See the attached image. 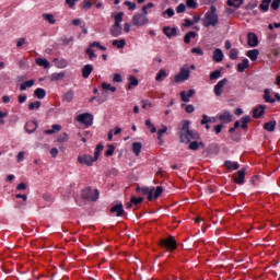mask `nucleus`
Masks as SVG:
<instances>
[{"label": "nucleus", "instance_id": "obj_19", "mask_svg": "<svg viewBox=\"0 0 280 280\" xmlns=\"http://www.w3.org/2000/svg\"><path fill=\"white\" fill-rule=\"evenodd\" d=\"M224 165L226 167V170H229L230 172H235V170H240V164L237 162H233V161H225Z\"/></svg>", "mask_w": 280, "mask_h": 280}, {"label": "nucleus", "instance_id": "obj_53", "mask_svg": "<svg viewBox=\"0 0 280 280\" xmlns=\"http://www.w3.org/2000/svg\"><path fill=\"white\" fill-rule=\"evenodd\" d=\"M145 126H147L148 128H150V131L152 132V135H154V132H156V127H154V125L152 124V121L145 120Z\"/></svg>", "mask_w": 280, "mask_h": 280}, {"label": "nucleus", "instance_id": "obj_54", "mask_svg": "<svg viewBox=\"0 0 280 280\" xmlns=\"http://www.w3.org/2000/svg\"><path fill=\"white\" fill-rule=\"evenodd\" d=\"M82 7L84 10H91V8L93 7V3L91 2V0H84L82 2Z\"/></svg>", "mask_w": 280, "mask_h": 280}, {"label": "nucleus", "instance_id": "obj_25", "mask_svg": "<svg viewBox=\"0 0 280 280\" xmlns=\"http://www.w3.org/2000/svg\"><path fill=\"white\" fill-rule=\"evenodd\" d=\"M246 57L249 58L250 60H253V62H255V60H257V58H259V50H257V49L248 50L246 52Z\"/></svg>", "mask_w": 280, "mask_h": 280}, {"label": "nucleus", "instance_id": "obj_62", "mask_svg": "<svg viewBox=\"0 0 280 280\" xmlns=\"http://www.w3.org/2000/svg\"><path fill=\"white\" fill-rule=\"evenodd\" d=\"M180 98H182V102H189V96L185 91L180 92Z\"/></svg>", "mask_w": 280, "mask_h": 280}, {"label": "nucleus", "instance_id": "obj_44", "mask_svg": "<svg viewBox=\"0 0 280 280\" xmlns=\"http://www.w3.org/2000/svg\"><path fill=\"white\" fill-rule=\"evenodd\" d=\"M250 122V117L248 116H244L242 119H241V128L243 129H246L248 128V124Z\"/></svg>", "mask_w": 280, "mask_h": 280}, {"label": "nucleus", "instance_id": "obj_37", "mask_svg": "<svg viewBox=\"0 0 280 280\" xmlns=\"http://www.w3.org/2000/svg\"><path fill=\"white\" fill-rule=\"evenodd\" d=\"M133 86H139V80L135 75L129 78L128 90L130 91Z\"/></svg>", "mask_w": 280, "mask_h": 280}, {"label": "nucleus", "instance_id": "obj_22", "mask_svg": "<svg viewBox=\"0 0 280 280\" xmlns=\"http://www.w3.org/2000/svg\"><path fill=\"white\" fill-rule=\"evenodd\" d=\"M265 113H266V106L259 105L254 109L255 119H259V117H261V115H264Z\"/></svg>", "mask_w": 280, "mask_h": 280}, {"label": "nucleus", "instance_id": "obj_43", "mask_svg": "<svg viewBox=\"0 0 280 280\" xmlns=\"http://www.w3.org/2000/svg\"><path fill=\"white\" fill-rule=\"evenodd\" d=\"M222 77V70H214L210 73V80H219Z\"/></svg>", "mask_w": 280, "mask_h": 280}, {"label": "nucleus", "instance_id": "obj_33", "mask_svg": "<svg viewBox=\"0 0 280 280\" xmlns=\"http://www.w3.org/2000/svg\"><path fill=\"white\" fill-rule=\"evenodd\" d=\"M197 34L194 31L188 32L185 36H184V43L186 45H189V43H191V38H196Z\"/></svg>", "mask_w": 280, "mask_h": 280}, {"label": "nucleus", "instance_id": "obj_31", "mask_svg": "<svg viewBox=\"0 0 280 280\" xmlns=\"http://www.w3.org/2000/svg\"><path fill=\"white\" fill-rule=\"evenodd\" d=\"M165 78H167V72L165 71V69H161V70H159V72L155 77V81L163 82V80H165Z\"/></svg>", "mask_w": 280, "mask_h": 280}, {"label": "nucleus", "instance_id": "obj_8", "mask_svg": "<svg viewBox=\"0 0 280 280\" xmlns=\"http://www.w3.org/2000/svg\"><path fill=\"white\" fill-rule=\"evenodd\" d=\"M77 120L80 121V124H84L85 126H92L93 125V115L90 113L80 114L77 117Z\"/></svg>", "mask_w": 280, "mask_h": 280}, {"label": "nucleus", "instance_id": "obj_29", "mask_svg": "<svg viewBox=\"0 0 280 280\" xmlns=\"http://www.w3.org/2000/svg\"><path fill=\"white\" fill-rule=\"evenodd\" d=\"M112 45L113 47H117V49H124L126 47V39H114Z\"/></svg>", "mask_w": 280, "mask_h": 280}, {"label": "nucleus", "instance_id": "obj_3", "mask_svg": "<svg viewBox=\"0 0 280 280\" xmlns=\"http://www.w3.org/2000/svg\"><path fill=\"white\" fill-rule=\"evenodd\" d=\"M100 198V190L97 189H91V188H85L82 191V199L88 200L89 202H95V200H98Z\"/></svg>", "mask_w": 280, "mask_h": 280}, {"label": "nucleus", "instance_id": "obj_14", "mask_svg": "<svg viewBox=\"0 0 280 280\" xmlns=\"http://www.w3.org/2000/svg\"><path fill=\"white\" fill-rule=\"evenodd\" d=\"M212 60L214 62H222L224 60V52H222V49L215 48L212 55Z\"/></svg>", "mask_w": 280, "mask_h": 280}, {"label": "nucleus", "instance_id": "obj_46", "mask_svg": "<svg viewBox=\"0 0 280 280\" xmlns=\"http://www.w3.org/2000/svg\"><path fill=\"white\" fill-rule=\"evenodd\" d=\"M167 132V126L162 125L161 129L158 130V140L161 141V137Z\"/></svg>", "mask_w": 280, "mask_h": 280}, {"label": "nucleus", "instance_id": "obj_17", "mask_svg": "<svg viewBox=\"0 0 280 280\" xmlns=\"http://www.w3.org/2000/svg\"><path fill=\"white\" fill-rule=\"evenodd\" d=\"M220 121H223V124H231L233 121V115H231L230 112H224L219 116Z\"/></svg>", "mask_w": 280, "mask_h": 280}, {"label": "nucleus", "instance_id": "obj_63", "mask_svg": "<svg viewBox=\"0 0 280 280\" xmlns=\"http://www.w3.org/2000/svg\"><path fill=\"white\" fill-rule=\"evenodd\" d=\"M280 0H273L271 3L272 10H279Z\"/></svg>", "mask_w": 280, "mask_h": 280}, {"label": "nucleus", "instance_id": "obj_40", "mask_svg": "<svg viewBox=\"0 0 280 280\" xmlns=\"http://www.w3.org/2000/svg\"><path fill=\"white\" fill-rule=\"evenodd\" d=\"M271 2L272 0H262V2L259 5L260 10H262V12H268V8H270Z\"/></svg>", "mask_w": 280, "mask_h": 280}, {"label": "nucleus", "instance_id": "obj_55", "mask_svg": "<svg viewBox=\"0 0 280 280\" xmlns=\"http://www.w3.org/2000/svg\"><path fill=\"white\" fill-rule=\"evenodd\" d=\"M85 54L89 55L90 60H93V58H97V55H95V52H93V48H91V47L85 50Z\"/></svg>", "mask_w": 280, "mask_h": 280}, {"label": "nucleus", "instance_id": "obj_32", "mask_svg": "<svg viewBox=\"0 0 280 280\" xmlns=\"http://www.w3.org/2000/svg\"><path fill=\"white\" fill-rule=\"evenodd\" d=\"M44 21H47L50 23V25H56V19L54 18V14L51 13H44L42 14Z\"/></svg>", "mask_w": 280, "mask_h": 280}, {"label": "nucleus", "instance_id": "obj_4", "mask_svg": "<svg viewBox=\"0 0 280 280\" xmlns=\"http://www.w3.org/2000/svg\"><path fill=\"white\" fill-rule=\"evenodd\" d=\"M190 75L191 71L189 70V67L184 66L183 68H180L179 73L175 75V83L180 84V82H187Z\"/></svg>", "mask_w": 280, "mask_h": 280}, {"label": "nucleus", "instance_id": "obj_42", "mask_svg": "<svg viewBox=\"0 0 280 280\" xmlns=\"http://www.w3.org/2000/svg\"><path fill=\"white\" fill-rule=\"evenodd\" d=\"M103 150H104V145L102 144L96 145V151L94 152V156H93L94 162L97 161V159H100V154Z\"/></svg>", "mask_w": 280, "mask_h": 280}, {"label": "nucleus", "instance_id": "obj_10", "mask_svg": "<svg viewBox=\"0 0 280 280\" xmlns=\"http://www.w3.org/2000/svg\"><path fill=\"white\" fill-rule=\"evenodd\" d=\"M137 191L143 194V196H148V200L154 199V188L150 189L149 187H137Z\"/></svg>", "mask_w": 280, "mask_h": 280}, {"label": "nucleus", "instance_id": "obj_47", "mask_svg": "<svg viewBox=\"0 0 280 280\" xmlns=\"http://www.w3.org/2000/svg\"><path fill=\"white\" fill-rule=\"evenodd\" d=\"M238 55H240V50H237V48H233L230 50L231 60H237Z\"/></svg>", "mask_w": 280, "mask_h": 280}, {"label": "nucleus", "instance_id": "obj_1", "mask_svg": "<svg viewBox=\"0 0 280 280\" xmlns=\"http://www.w3.org/2000/svg\"><path fill=\"white\" fill-rule=\"evenodd\" d=\"M218 9L215 5H211L210 10L205 14L202 20L205 27H215L220 23V18H218Z\"/></svg>", "mask_w": 280, "mask_h": 280}, {"label": "nucleus", "instance_id": "obj_45", "mask_svg": "<svg viewBox=\"0 0 280 280\" xmlns=\"http://www.w3.org/2000/svg\"><path fill=\"white\" fill-rule=\"evenodd\" d=\"M102 90L103 91H112V93H115V91H117V88L104 82V83H102Z\"/></svg>", "mask_w": 280, "mask_h": 280}, {"label": "nucleus", "instance_id": "obj_49", "mask_svg": "<svg viewBox=\"0 0 280 280\" xmlns=\"http://www.w3.org/2000/svg\"><path fill=\"white\" fill-rule=\"evenodd\" d=\"M57 141H58V143H65V142L69 141V135L61 133L60 136H58Z\"/></svg>", "mask_w": 280, "mask_h": 280}, {"label": "nucleus", "instance_id": "obj_39", "mask_svg": "<svg viewBox=\"0 0 280 280\" xmlns=\"http://www.w3.org/2000/svg\"><path fill=\"white\" fill-rule=\"evenodd\" d=\"M34 84V80L26 81L20 85V91H27V89H32Z\"/></svg>", "mask_w": 280, "mask_h": 280}, {"label": "nucleus", "instance_id": "obj_38", "mask_svg": "<svg viewBox=\"0 0 280 280\" xmlns=\"http://www.w3.org/2000/svg\"><path fill=\"white\" fill-rule=\"evenodd\" d=\"M141 148H142L141 142H133L132 143V150H133L136 156H139V154H141Z\"/></svg>", "mask_w": 280, "mask_h": 280}, {"label": "nucleus", "instance_id": "obj_27", "mask_svg": "<svg viewBox=\"0 0 280 280\" xmlns=\"http://www.w3.org/2000/svg\"><path fill=\"white\" fill-rule=\"evenodd\" d=\"M228 5H230V8H242V5H244V0H228Z\"/></svg>", "mask_w": 280, "mask_h": 280}, {"label": "nucleus", "instance_id": "obj_57", "mask_svg": "<svg viewBox=\"0 0 280 280\" xmlns=\"http://www.w3.org/2000/svg\"><path fill=\"white\" fill-rule=\"evenodd\" d=\"M105 154L106 156H113V154H115V147L113 144H109Z\"/></svg>", "mask_w": 280, "mask_h": 280}, {"label": "nucleus", "instance_id": "obj_34", "mask_svg": "<svg viewBox=\"0 0 280 280\" xmlns=\"http://www.w3.org/2000/svg\"><path fill=\"white\" fill-rule=\"evenodd\" d=\"M115 23L114 25L121 27V22L124 21V12H118L115 16Z\"/></svg>", "mask_w": 280, "mask_h": 280}, {"label": "nucleus", "instance_id": "obj_26", "mask_svg": "<svg viewBox=\"0 0 280 280\" xmlns=\"http://www.w3.org/2000/svg\"><path fill=\"white\" fill-rule=\"evenodd\" d=\"M34 95L35 97H37V100H45L47 92L45 91V89L38 88L34 91Z\"/></svg>", "mask_w": 280, "mask_h": 280}, {"label": "nucleus", "instance_id": "obj_20", "mask_svg": "<svg viewBox=\"0 0 280 280\" xmlns=\"http://www.w3.org/2000/svg\"><path fill=\"white\" fill-rule=\"evenodd\" d=\"M73 97H75V92L73 90H69L63 94L62 101L70 104V102H73Z\"/></svg>", "mask_w": 280, "mask_h": 280}, {"label": "nucleus", "instance_id": "obj_7", "mask_svg": "<svg viewBox=\"0 0 280 280\" xmlns=\"http://www.w3.org/2000/svg\"><path fill=\"white\" fill-rule=\"evenodd\" d=\"M77 161L80 163V165H88V167H91V165L95 163V160L90 154L79 155Z\"/></svg>", "mask_w": 280, "mask_h": 280}, {"label": "nucleus", "instance_id": "obj_61", "mask_svg": "<svg viewBox=\"0 0 280 280\" xmlns=\"http://www.w3.org/2000/svg\"><path fill=\"white\" fill-rule=\"evenodd\" d=\"M141 104H142V108L144 110H147L148 108H152V103H150L148 101H142Z\"/></svg>", "mask_w": 280, "mask_h": 280}, {"label": "nucleus", "instance_id": "obj_59", "mask_svg": "<svg viewBox=\"0 0 280 280\" xmlns=\"http://www.w3.org/2000/svg\"><path fill=\"white\" fill-rule=\"evenodd\" d=\"M79 0H66V4L73 10L75 8V3H78Z\"/></svg>", "mask_w": 280, "mask_h": 280}, {"label": "nucleus", "instance_id": "obj_56", "mask_svg": "<svg viewBox=\"0 0 280 280\" xmlns=\"http://www.w3.org/2000/svg\"><path fill=\"white\" fill-rule=\"evenodd\" d=\"M191 54H197V56H205V51L200 47L192 48Z\"/></svg>", "mask_w": 280, "mask_h": 280}, {"label": "nucleus", "instance_id": "obj_16", "mask_svg": "<svg viewBox=\"0 0 280 280\" xmlns=\"http://www.w3.org/2000/svg\"><path fill=\"white\" fill-rule=\"evenodd\" d=\"M110 213H116V215L119 218L124 215V205L118 203L110 208Z\"/></svg>", "mask_w": 280, "mask_h": 280}, {"label": "nucleus", "instance_id": "obj_51", "mask_svg": "<svg viewBox=\"0 0 280 280\" xmlns=\"http://www.w3.org/2000/svg\"><path fill=\"white\" fill-rule=\"evenodd\" d=\"M125 5H127L128 10L133 11L137 10V3L131 1H125Z\"/></svg>", "mask_w": 280, "mask_h": 280}, {"label": "nucleus", "instance_id": "obj_13", "mask_svg": "<svg viewBox=\"0 0 280 280\" xmlns=\"http://www.w3.org/2000/svg\"><path fill=\"white\" fill-rule=\"evenodd\" d=\"M36 128H38V121L36 120L27 121L25 125V130L28 135L36 132Z\"/></svg>", "mask_w": 280, "mask_h": 280}, {"label": "nucleus", "instance_id": "obj_18", "mask_svg": "<svg viewBox=\"0 0 280 280\" xmlns=\"http://www.w3.org/2000/svg\"><path fill=\"white\" fill-rule=\"evenodd\" d=\"M110 35L114 36V38H117L119 36H121V33H122V28L121 26H117V25H112L110 30Z\"/></svg>", "mask_w": 280, "mask_h": 280}, {"label": "nucleus", "instance_id": "obj_21", "mask_svg": "<svg viewBox=\"0 0 280 280\" xmlns=\"http://www.w3.org/2000/svg\"><path fill=\"white\" fill-rule=\"evenodd\" d=\"M163 32L165 34V36H167V38H172V36H176L178 34V32L176 31V27H170V26H165L163 28Z\"/></svg>", "mask_w": 280, "mask_h": 280}, {"label": "nucleus", "instance_id": "obj_15", "mask_svg": "<svg viewBox=\"0 0 280 280\" xmlns=\"http://www.w3.org/2000/svg\"><path fill=\"white\" fill-rule=\"evenodd\" d=\"M66 73L65 72H55L49 75L50 82H62L65 80Z\"/></svg>", "mask_w": 280, "mask_h": 280}, {"label": "nucleus", "instance_id": "obj_64", "mask_svg": "<svg viewBox=\"0 0 280 280\" xmlns=\"http://www.w3.org/2000/svg\"><path fill=\"white\" fill-rule=\"evenodd\" d=\"M198 148H199L198 141L190 142L189 150H198Z\"/></svg>", "mask_w": 280, "mask_h": 280}, {"label": "nucleus", "instance_id": "obj_23", "mask_svg": "<svg viewBox=\"0 0 280 280\" xmlns=\"http://www.w3.org/2000/svg\"><path fill=\"white\" fill-rule=\"evenodd\" d=\"M248 67H250L248 59H243V61L237 65L238 73H244V70L248 69Z\"/></svg>", "mask_w": 280, "mask_h": 280}, {"label": "nucleus", "instance_id": "obj_60", "mask_svg": "<svg viewBox=\"0 0 280 280\" xmlns=\"http://www.w3.org/2000/svg\"><path fill=\"white\" fill-rule=\"evenodd\" d=\"M255 8H257V1H252L245 7V10H255Z\"/></svg>", "mask_w": 280, "mask_h": 280}, {"label": "nucleus", "instance_id": "obj_24", "mask_svg": "<svg viewBox=\"0 0 280 280\" xmlns=\"http://www.w3.org/2000/svg\"><path fill=\"white\" fill-rule=\"evenodd\" d=\"M91 73H93V67L91 65H85L82 68V78L86 79Z\"/></svg>", "mask_w": 280, "mask_h": 280}, {"label": "nucleus", "instance_id": "obj_41", "mask_svg": "<svg viewBox=\"0 0 280 280\" xmlns=\"http://www.w3.org/2000/svg\"><path fill=\"white\" fill-rule=\"evenodd\" d=\"M264 100L269 104H275V98L270 97V90L268 89L265 90Z\"/></svg>", "mask_w": 280, "mask_h": 280}, {"label": "nucleus", "instance_id": "obj_36", "mask_svg": "<svg viewBox=\"0 0 280 280\" xmlns=\"http://www.w3.org/2000/svg\"><path fill=\"white\" fill-rule=\"evenodd\" d=\"M141 202H143V198L132 197L131 201L127 205V209H132V205H141Z\"/></svg>", "mask_w": 280, "mask_h": 280}, {"label": "nucleus", "instance_id": "obj_12", "mask_svg": "<svg viewBox=\"0 0 280 280\" xmlns=\"http://www.w3.org/2000/svg\"><path fill=\"white\" fill-rule=\"evenodd\" d=\"M247 45H249V47H257V45H259V38H257V34L248 33Z\"/></svg>", "mask_w": 280, "mask_h": 280}, {"label": "nucleus", "instance_id": "obj_58", "mask_svg": "<svg viewBox=\"0 0 280 280\" xmlns=\"http://www.w3.org/2000/svg\"><path fill=\"white\" fill-rule=\"evenodd\" d=\"M185 10H187V7H186L184 3H180V4L176 8L177 14H183V12H185Z\"/></svg>", "mask_w": 280, "mask_h": 280}, {"label": "nucleus", "instance_id": "obj_11", "mask_svg": "<svg viewBox=\"0 0 280 280\" xmlns=\"http://www.w3.org/2000/svg\"><path fill=\"white\" fill-rule=\"evenodd\" d=\"M245 177H246V168H243L238 171L236 175H234V183H236V185H244Z\"/></svg>", "mask_w": 280, "mask_h": 280}, {"label": "nucleus", "instance_id": "obj_6", "mask_svg": "<svg viewBox=\"0 0 280 280\" xmlns=\"http://www.w3.org/2000/svg\"><path fill=\"white\" fill-rule=\"evenodd\" d=\"M160 245L163 246V248H166V250H175L177 246L176 240H174V236H168L166 238L161 240Z\"/></svg>", "mask_w": 280, "mask_h": 280}, {"label": "nucleus", "instance_id": "obj_9", "mask_svg": "<svg viewBox=\"0 0 280 280\" xmlns=\"http://www.w3.org/2000/svg\"><path fill=\"white\" fill-rule=\"evenodd\" d=\"M226 84H229V79H223L214 85V95H217V97L222 95V89H224Z\"/></svg>", "mask_w": 280, "mask_h": 280}, {"label": "nucleus", "instance_id": "obj_50", "mask_svg": "<svg viewBox=\"0 0 280 280\" xmlns=\"http://www.w3.org/2000/svg\"><path fill=\"white\" fill-rule=\"evenodd\" d=\"M186 5L187 8H191L192 10H196L198 8V3H196V0H187Z\"/></svg>", "mask_w": 280, "mask_h": 280}, {"label": "nucleus", "instance_id": "obj_28", "mask_svg": "<svg viewBox=\"0 0 280 280\" xmlns=\"http://www.w3.org/2000/svg\"><path fill=\"white\" fill-rule=\"evenodd\" d=\"M275 128H277V121L275 120L264 125V130H267V132H275Z\"/></svg>", "mask_w": 280, "mask_h": 280}, {"label": "nucleus", "instance_id": "obj_30", "mask_svg": "<svg viewBox=\"0 0 280 280\" xmlns=\"http://www.w3.org/2000/svg\"><path fill=\"white\" fill-rule=\"evenodd\" d=\"M35 62L38 65V67H44V69H49L50 67L49 61L45 58H37Z\"/></svg>", "mask_w": 280, "mask_h": 280}, {"label": "nucleus", "instance_id": "obj_5", "mask_svg": "<svg viewBox=\"0 0 280 280\" xmlns=\"http://www.w3.org/2000/svg\"><path fill=\"white\" fill-rule=\"evenodd\" d=\"M148 23H150V20L141 13H136L132 16V25L136 27H143V25H148Z\"/></svg>", "mask_w": 280, "mask_h": 280}, {"label": "nucleus", "instance_id": "obj_2", "mask_svg": "<svg viewBox=\"0 0 280 280\" xmlns=\"http://www.w3.org/2000/svg\"><path fill=\"white\" fill-rule=\"evenodd\" d=\"M190 124L191 122L189 120L182 121V132H180L182 143H189V141H194V139H198V133H196V131L189 130Z\"/></svg>", "mask_w": 280, "mask_h": 280}, {"label": "nucleus", "instance_id": "obj_48", "mask_svg": "<svg viewBox=\"0 0 280 280\" xmlns=\"http://www.w3.org/2000/svg\"><path fill=\"white\" fill-rule=\"evenodd\" d=\"M42 105H43V103L40 101H37L35 103H30L28 108H30V110H35V108L36 109L40 108Z\"/></svg>", "mask_w": 280, "mask_h": 280}, {"label": "nucleus", "instance_id": "obj_35", "mask_svg": "<svg viewBox=\"0 0 280 280\" xmlns=\"http://www.w3.org/2000/svg\"><path fill=\"white\" fill-rule=\"evenodd\" d=\"M62 127L60 125H52V129H48L45 131V135H56V132H60Z\"/></svg>", "mask_w": 280, "mask_h": 280}, {"label": "nucleus", "instance_id": "obj_52", "mask_svg": "<svg viewBox=\"0 0 280 280\" xmlns=\"http://www.w3.org/2000/svg\"><path fill=\"white\" fill-rule=\"evenodd\" d=\"M161 194H163V187L162 186H158L154 194H153V198H159L161 197Z\"/></svg>", "mask_w": 280, "mask_h": 280}]
</instances>
